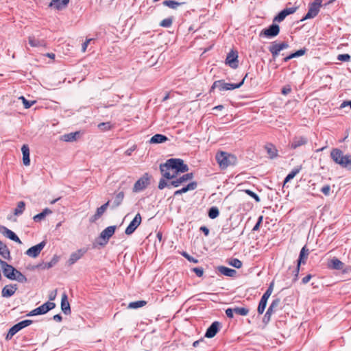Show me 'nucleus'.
I'll list each match as a JSON object with an SVG mask.
<instances>
[{"instance_id": "nucleus-1", "label": "nucleus", "mask_w": 351, "mask_h": 351, "mask_svg": "<svg viewBox=\"0 0 351 351\" xmlns=\"http://www.w3.org/2000/svg\"><path fill=\"white\" fill-rule=\"evenodd\" d=\"M160 171L165 178L173 180L178 177L179 173H185L189 171L188 166L180 158H171L165 164L160 165Z\"/></svg>"}, {"instance_id": "nucleus-2", "label": "nucleus", "mask_w": 351, "mask_h": 351, "mask_svg": "<svg viewBox=\"0 0 351 351\" xmlns=\"http://www.w3.org/2000/svg\"><path fill=\"white\" fill-rule=\"evenodd\" d=\"M215 158L219 167L222 169L234 165L237 162V159L234 155L222 151L216 154Z\"/></svg>"}, {"instance_id": "nucleus-3", "label": "nucleus", "mask_w": 351, "mask_h": 351, "mask_svg": "<svg viewBox=\"0 0 351 351\" xmlns=\"http://www.w3.org/2000/svg\"><path fill=\"white\" fill-rule=\"evenodd\" d=\"M330 156L335 163L342 167H347L351 165V154L344 155L339 149H333L330 152Z\"/></svg>"}, {"instance_id": "nucleus-4", "label": "nucleus", "mask_w": 351, "mask_h": 351, "mask_svg": "<svg viewBox=\"0 0 351 351\" xmlns=\"http://www.w3.org/2000/svg\"><path fill=\"white\" fill-rule=\"evenodd\" d=\"M241 86V82L239 83H228L224 80L215 81L211 86L213 90L217 88L219 91L231 90Z\"/></svg>"}, {"instance_id": "nucleus-5", "label": "nucleus", "mask_w": 351, "mask_h": 351, "mask_svg": "<svg viewBox=\"0 0 351 351\" xmlns=\"http://www.w3.org/2000/svg\"><path fill=\"white\" fill-rule=\"evenodd\" d=\"M56 306L55 303L51 302H47L45 304H42L38 308H36L35 309L30 311L27 316H34V315H43L47 313L49 311L54 308Z\"/></svg>"}, {"instance_id": "nucleus-6", "label": "nucleus", "mask_w": 351, "mask_h": 351, "mask_svg": "<svg viewBox=\"0 0 351 351\" xmlns=\"http://www.w3.org/2000/svg\"><path fill=\"white\" fill-rule=\"evenodd\" d=\"M149 176L147 173L143 174L134 184L133 187L134 193H138L143 191L149 184Z\"/></svg>"}, {"instance_id": "nucleus-7", "label": "nucleus", "mask_w": 351, "mask_h": 351, "mask_svg": "<svg viewBox=\"0 0 351 351\" xmlns=\"http://www.w3.org/2000/svg\"><path fill=\"white\" fill-rule=\"evenodd\" d=\"M193 178V174L192 173H186V174H183L182 176H180V177H176V178H173L171 182H170V184H171V186L173 187H179V186H184V184H186V183L192 180Z\"/></svg>"}, {"instance_id": "nucleus-8", "label": "nucleus", "mask_w": 351, "mask_h": 351, "mask_svg": "<svg viewBox=\"0 0 351 351\" xmlns=\"http://www.w3.org/2000/svg\"><path fill=\"white\" fill-rule=\"evenodd\" d=\"M322 0H315L314 2L310 4L308 11L304 19H313L315 17L322 6Z\"/></svg>"}, {"instance_id": "nucleus-9", "label": "nucleus", "mask_w": 351, "mask_h": 351, "mask_svg": "<svg viewBox=\"0 0 351 351\" xmlns=\"http://www.w3.org/2000/svg\"><path fill=\"white\" fill-rule=\"evenodd\" d=\"M273 286H274V284L271 283V285H269V287H268V289L265 292V293L263 294V295L262 296V298L261 299V301H260L258 306V312L260 314H262L266 308L267 300L273 291Z\"/></svg>"}, {"instance_id": "nucleus-10", "label": "nucleus", "mask_w": 351, "mask_h": 351, "mask_svg": "<svg viewBox=\"0 0 351 351\" xmlns=\"http://www.w3.org/2000/svg\"><path fill=\"white\" fill-rule=\"evenodd\" d=\"M0 266L2 269L4 276L8 279L13 280L14 278V274L17 269L14 267L0 259Z\"/></svg>"}, {"instance_id": "nucleus-11", "label": "nucleus", "mask_w": 351, "mask_h": 351, "mask_svg": "<svg viewBox=\"0 0 351 351\" xmlns=\"http://www.w3.org/2000/svg\"><path fill=\"white\" fill-rule=\"evenodd\" d=\"M142 221L141 215L140 213H137L132 221L130 223L128 226L126 228L125 230V233L127 235H131L136 228L140 226Z\"/></svg>"}, {"instance_id": "nucleus-12", "label": "nucleus", "mask_w": 351, "mask_h": 351, "mask_svg": "<svg viewBox=\"0 0 351 351\" xmlns=\"http://www.w3.org/2000/svg\"><path fill=\"white\" fill-rule=\"evenodd\" d=\"M280 304V300L278 298H276L274 300L269 306L268 310L267 311L264 317L263 321L264 322H268L270 320L271 315L277 311Z\"/></svg>"}, {"instance_id": "nucleus-13", "label": "nucleus", "mask_w": 351, "mask_h": 351, "mask_svg": "<svg viewBox=\"0 0 351 351\" xmlns=\"http://www.w3.org/2000/svg\"><path fill=\"white\" fill-rule=\"evenodd\" d=\"M45 245L46 241H43L40 243L29 248L26 251L25 254L29 257L36 258L40 254V252L43 250Z\"/></svg>"}, {"instance_id": "nucleus-14", "label": "nucleus", "mask_w": 351, "mask_h": 351, "mask_svg": "<svg viewBox=\"0 0 351 351\" xmlns=\"http://www.w3.org/2000/svg\"><path fill=\"white\" fill-rule=\"evenodd\" d=\"M280 32L279 26L276 24H272L268 28L264 29L261 32V36L267 38H273L276 36Z\"/></svg>"}, {"instance_id": "nucleus-15", "label": "nucleus", "mask_w": 351, "mask_h": 351, "mask_svg": "<svg viewBox=\"0 0 351 351\" xmlns=\"http://www.w3.org/2000/svg\"><path fill=\"white\" fill-rule=\"evenodd\" d=\"M288 44L285 42L281 43H274L269 47V51L271 53L273 57L275 58L278 56L279 53L282 50L288 48Z\"/></svg>"}, {"instance_id": "nucleus-16", "label": "nucleus", "mask_w": 351, "mask_h": 351, "mask_svg": "<svg viewBox=\"0 0 351 351\" xmlns=\"http://www.w3.org/2000/svg\"><path fill=\"white\" fill-rule=\"evenodd\" d=\"M226 63L231 68H237L239 63L238 53L237 51H231L226 57Z\"/></svg>"}, {"instance_id": "nucleus-17", "label": "nucleus", "mask_w": 351, "mask_h": 351, "mask_svg": "<svg viewBox=\"0 0 351 351\" xmlns=\"http://www.w3.org/2000/svg\"><path fill=\"white\" fill-rule=\"evenodd\" d=\"M250 199H253L255 202H260L259 196L254 190L243 189V202Z\"/></svg>"}, {"instance_id": "nucleus-18", "label": "nucleus", "mask_w": 351, "mask_h": 351, "mask_svg": "<svg viewBox=\"0 0 351 351\" xmlns=\"http://www.w3.org/2000/svg\"><path fill=\"white\" fill-rule=\"evenodd\" d=\"M86 250L84 249H80L75 252H73L71 254L70 257L68 260V264L69 265H72L75 263L78 260H80L86 253Z\"/></svg>"}, {"instance_id": "nucleus-19", "label": "nucleus", "mask_w": 351, "mask_h": 351, "mask_svg": "<svg viewBox=\"0 0 351 351\" xmlns=\"http://www.w3.org/2000/svg\"><path fill=\"white\" fill-rule=\"evenodd\" d=\"M220 326L221 324L219 322H214L207 329L205 337L207 338H212L215 337L219 331Z\"/></svg>"}, {"instance_id": "nucleus-20", "label": "nucleus", "mask_w": 351, "mask_h": 351, "mask_svg": "<svg viewBox=\"0 0 351 351\" xmlns=\"http://www.w3.org/2000/svg\"><path fill=\"white\" fill-rule=\"evenodd\" d=\"M115 230V226L107 227L101 232L100 238L106 243L109 240V239L114 234Z\"/></svg>"}, {"instance_id": "nucleus-21", "label": "nucleus", "mask_w": 351, "mask_h": 351, "mask_svg": "<svg viewBox=\"0 0 351 351\" xmlns=\"http://www.w3.org/2000/svg\"><path fill=\"white\" fill-rule=\"evenodd\" d=\"M2 234L6 237L7 238L11 239L12 241H14L19 244H21L22 242L21 239L19 238V237L12 230L10 229L3 227L2 228Z\"/></svg>"}, {"instance_id": "nucleus-22", "label": "nucleus", "mask_w": 351, "mask_h": 351, "mask_svg": "<svg viewBox=\"0 0 351 351\" xmlns=\"http://www.w3.org/2000/svg\"><path fill=\"white\" fill-rule=\"evenodd\" d=\"M17 290L16 285H9L5 286L1 291L2 296L4 298H9L13 295Z\"/></svg>"}, {"instance_id": "nucleus-23", "label": "nucleus", "mask_w": 351, "mask_h": 351, "mask_svg": "<svg viewBox=\"0 0 351 351\" xmlns=\"http://www.w3.org/2000/svg\"><path fill=\"white\" fill-rule=\"evenodd\" d=\"M61 309L64 314H69L71 313L70 304L68 301L67 295L64 293L61 299Z\"/></svg>"}, {"instance_id": "nucleus-24", "label": "nucleus", "mask_w": 351, "mask_h": 351, "mask_svg": "<svg viewBox=\"0 0 351 351\" xmlns=\"http://www.w3.org/2000/svg\"><path fill=\"white\" fill-rule=\"evenodd\" d=\"M110 204V201H108L106 203L103 204L101 206L97 209L95 214L92 217L91 221H95L99 219L101 215L106 212L108 205Z\"/></svg>"}, {"instance_id": "nucleus-25", "label": "nucleus", "mask_w": 351, "mask_h": 351, "mask_svg": "<svg viewBox=\"0 0 351 351\" xmlns=\"http://www.w3.org/2000/svg\"><path fill=\"white\" fill-rule=\"evenodd\" d=\"M69 2V0H51L49 7H53L60 10L65 8Z\"/></svg>"}, {"instance_id": "nucleus-26", "label": "nucleus", "mask_w": 351, "mask_h": 351, "mask_svg": "<svg viewBox=\"0 0 351 351\" xmlns=\"http://www.w3.org/2000/svg\"><path fill=\"white\" fill-rule=\"evenodd\" d=\"M328 267L333 269L341 270L344 267V263L337 258H332L328 265Z\"/></svg>"}, {"instance_id": "nucleus-27", "label": "nucleus", "mask_w": 351, "mask_h": 351, "mask_svg": "<svg viewBox=\"0 0 351 351\" xmlns=\"http://www.w3.org/2000/svg\"><path fill=\"white\" fill-rule=\"evenodd\" d=\"M23 154V162L25 166H29L30 164L29 159V149L27 145H23L21 147Z\"/></svg>"}, {"instance_id": "nucleus-28", "label": "nucleus", "mask_w": 351, "mask_h": 351, "mask_svg": "<svg viewBox=\"0 0 351 351\" xmlns=\"http://www.w3.org/2000/svg\"><path fill=\"white\" fill-rule=\"evenodd\" d=\"M307 143V140L305 137L299 136L295 137L293 139V141L291 143V147L292 149H296L302 145H305Z\"/></svg>"}, {"instance_id": "nucleus-29", "label": "nucleus", "mask_w": 351, "mask_h": 351, "mask_svg": "<svg viewBox=\"0 0 351 351\" xmlns=\"http://www.w3.org/2000/svg\"><path fill=\"white\" fill-rule=\"evenodd\" d=\"M0 255L5 259H10V252L7 245L0 241Z\"/></svg>"}, {"instance_id": "nucleus-30", "label": "nucleus", "mask_w": 351, "mask_h": 351, "mask_svg": "<svg viewBox=\"0 0 351 351\" xmlns=\"http://www.w3.org/2000/svg\"><path fill=\"white\" fill-rule=\"evenodd\" d=\"M125 197V194L123 191H120L117 193L114 197V200L112 202V207L117 208L120 206L123 201Z\"/></svg>"}, {"instance_id": "nucleus-31", "label": "nucleus", "mask_w": 351, "mask_h": 351, "mask_svg": "<svg viewBox=\"0 0 351 351\" xmlns=\"http://www.w3.org/2000/svg\"><path fill=\"white\" fill-rule=\"evenodd\" d=\"M217 269L221 274L226 276L232 277L237 274L236 270L224 266L218 267Z\"/></svg>"}, {"instance_id": "nucleus-32", "label": "nucleus", "mask_w": 351, "mask_h": 351, "mask_svg": "<svg viewBox=\"0 0 351 351\" xmlns=\"http://www.w3.org/2000/svg\"><path fill=\"white\" fill-rule=\"evenodd\" d=\"M79 134L80 133L78 132L66 134L62 136L61 140L65 142H73L77 139Z\"/></svg>"}, {"instance_id": "nucleus-33", "label": "nucleus", "mask_w": 351, "mask_h": 351, "mask_svg": "<svg viewBox=\"0 0 351 351\" xmlns=\"http://www.w3.org/2000/svg\"><path fill=\"white\" fill-rule=\"evenodd\" d=\"M167 137L165 136V135H162V134H155L154 135L149 142L151 143H164L165 141H167Z\"/></svg>"}, {"instance_id": "nucleus-34", "label": "nucleus", "mask_w": 351, "mask_h": 351, "mask_svg": "<svg viewBox=\"0 0 351 351\" xmlns=\"http://www.w3.org/2000/svg\"><path fill=\"white\" fill-rule=\"evenodd\" d=\"M308 255V250H306L305 247H303L300 253V257L298 263V269H299V267L301 263H304L306 259L307 258Z\"/></svg>"}, {"instance_id": "nucleus-35", "label": "nucleus", "mask_w": 351, "mask_h": 351, "mask_svg": "<svg viewBox=\"0 0 351 351\" xmlns=\"http://www.w3.org/2000/svg\"><path fill=\"white\" fill-rule=\"evenodd\" d=\"M182 186V189H180V190L182 193H185L189 191L195 190L197 186V184L196 182H191L189 184H184V186Z\"/></svg>"}, {"instance_id": "nucleus-36", "label": "nucleus", "mask_w": 351, "mask_h": 351, "mask_svg": "<svg viewBox=\"0 0 351 351\" xmlns=\"http://www.w3.org/2000/svg\"><path fill=\"white\" fill-rule=\"evenodd\" d=\"M182 186V189H180V190L182 193H185L189 191L195 190L197 186V184L196 182H191L189 184H184V186Z\"/></svg>"}, {"instance_id": "nucleus-37", "label": "nucleus", "mask_w": 351, "mask_h": 351, "mask_svg": "<svg viewBox=\"0 0 351 351\" xmlns=\"http://www.w3.org/2000/svg\"><path fill=\"white\" fill-rule=\"evenodd\" d=\"M29 44L33 47L44 46V41L36 38L34 36H29L28 38Z\"/></svg>"}, {"instance_id": "nucleus-38", "label": "nucleus", "mask_w": 351, "mask_h": 351, "mask_svg": "<svg viewBox=\"0 0 351 351\" xmlns=\"http://www.w3.org/2000/svg\"><path fill=\"white\" fill-rule=\"evenodd\" d=\"M183 3H180L173 0H166L162 2L164 5L169 7V8L176 10Z\"/></svg>"}, {"instance_id": "nucleus-39", "label": "nucleus", "mask_w": 351, "mask_h": 351, "mask_svg": "<svg viewBox=\"0 0 351 351\" xmlns=\"http://www.w3.org/2000/svg\"><path fill=\"white\" fill-rule=\"evenodd\" d=\"M25 204L24 202L21 201L18 202L16 208L14 209V214L15 215H21L25 210Z\"/></svg>"}, {"instance_id": "nucleus-40", "label": "nucleus", "mask_w": 351, "mask_h": 351, "mask_svg": "<svg viewBox=\"0 0 351 351\" xmlns=\"http://www.w3.org/2000/svg\"><path fill=\"white\" fill-rule=\"evenodd\" d=\"M265 149L271 158H274L277 155V150L272 145H267L265 146Z\"/></svg>"}, {"instance_id": "nucleus-41", "label": "nucleus", "mask_w": 351, "mask_h": 351, "mask_svg": "<svg viewBox=\"0 0 351 351\" xmlns=\"http://www.w3.org/2000/svg\"><path fill=\"white\" fill-rule=\"evenodd\" d=\"M146 304V302L144 300H139L136 302H132L128 304L129 308H138L144 306Z\"/></svg>"}, {"instance_id": "nucleus-42", "label": "nucleus", "mask_w": 351, "mask_h": 351, "mask_svg": "<svg viewBox=\"0 0 351 351\" xmlns=\"http://www.w3.org/2000/svg\"><path fill=\"white\" fill-rule=\"evenodd\" d=\"M13 280H16L19 282H26L27 278L19 271L16 270L14 274V278Z\"/></svg>"}, {"instance_id": "nucleus-43", "label": "nucleus", "mask_w": 351, "mask_h": 351, "mask_svg": "<svg viewBox=\"0 0 351 351\" xmlns=\"http://www.w3.org/2000/svg\"><path fill=\"white\" fill-rule=\"evenodd\" d=\"M300 172V169H293L287 176V177L285 178V184L289 182L290 180H291L292 179H293V178Z\"/></svg>"}, {"instance_id": "nucleus-44", "label": "nucleus", "mask_w": 351, "mask_h": 351, "mask_svg": "<svg viewBox=\"0 0 351 351\" xmlns=\"http://www.w3.org/2000/svg\"><path fill=\"white\" fill-rule=\"evenodd\" d=\"M219 209L217 207H212L210 208L208 211V217L210 219H215L219 216Z\"/></svg>"}, {"instance_id": "nucleus-45", "label": "nucleus", "mask_w": 351, "mask_h": 351, "mask_svg": "<svg viewBox=\"0 0 351 351\" xmlns=\"http://www.w3.org/2000/svg\"><path fill=\"white\" fill-rule=\"evenodd\" d=\"M19 330V328L16 324L13 326L8 331L6 339H11L16 332H18Z\"/></svg>"}, {"instance_id": "nucleus-46", "label": "nucleus", "mask_w": 351, "mask_h": 351, "mask_svg": "<svg viewBox=\"0 0 351 351\" xmlns=\"http://www.w3.org/2000/svg\"><path fill=\"white\" fill-rule=\"evenodd\" d=\"M19 330V328L16 324L13 326L8 331L6 339H11L16 332H18Z\"/></svg>"}, {"instance_id": "nucleus-47", "label": "nucleus", "mask_w": 351, "mask_h": 351, "mask_svg": "<svg viewBox=\"0 0 351 351\" xmlns=\"http://www.w3.org/2000/svg\"><path fill=\"white\" fill-rule=\"evenodd\" d=\"M304 53H305V50H303V49L298 50L296 52H295L293 53H291L289 56L286 57L285 58V61L287 62V61H288L289 60H290V59H291L293 58L301 56L304 55Z\"/></svg>"}, {"instance_id": "nucleus-48", "label": "nucleus", "mask_w": 351, "mask_h": 351, "mask_svg": "<svg viewBox=\"0 0 351 351\" xmlns=\"http://www.w3.org/2000/svg\"><path fill=\"white\" fill-rule=\"evenodd\" d=\"M173 23V19L169 17L163 19L160 23V25L163 27H170Z\"/></svg>"}, {"instance_id": "nucleus-49", "label": "nucleus", "mask_w": 351, "mask_h": 351, "mask_svg": "<svg viewBox=\"0 0 351 351\" xmlns=\"http://www.w3.org/2000/svg\"><path fill=\"white\" fill-rule=\"evenodd\" d=\"M19 99H21L24 105L25 108L27 109L29 108L32 106H33L36 101H28L23 96H21L19 97Z\"/></svg>"}, {"instance_id": "nucleus-50", "label": "nucleus", "mask_w": 351, "mask_h": 351, "mask_svg": "<svg viewBox=\"0 0 351 351\" xmlns=\"http://www.w3.org/2000/svg\"><path fill=\"white\" fill-rule=\"evenodd\" d=\"M32 323V320L26 319V320H23V321L19 322L18 324H16V325L18 326L19 329L21 330V329L29 326Z\"/></svg>"}, {"instance_id": "nucleus-51", "label": "nucleus", "mask_w": 351, "mask_h": 351, "mask_svg": "<svg viewBox=\"0 0 351 351\" xmlns=\"http://www.w3.org/2000/svg\"><path fill=\"white\" fill-rule=\"evenodd\" d=\"M287 15L285 12L282 10L274 19V22H281L282 21Z\"/></svg>"}, {"instance_id": "nucleus-52", "label": "nucleus", "mask_w": 351, "mask_h": 351, "mask_svg": "<svg viewBox=\"0 0 351 351\" xmlns=\"http://www.w3.org/2000/svg\"><path fill=\"white\" fill-rule=\"evenodd\" d=\"M172 186L171 184H170V182H167L166 180H165L164 179H160V180L159 181V183H158V189L162 190L165 187H171Z\"/></svg>"}, {"instance_id": "nucleus-53", "label": "nucleus", "mask_w": 351, "mask_h": 351, "mask_svg": "<svg viewBox=\"0 0 351 351\" xmlns=\"http://www.w3.org/2000/svg\"><path fill=\"white\" fill-rule=\"evenodd\" d=\"M229 263L236 268H240L241 267V261L237 258L232 259L230 261Z\"/></svg>"}, {"instance_id": "nucleus-54", "label": "nucleus", "mask_w": 351, "mask_h": 351, "mask_svg": "<svg viewBox=\"0 0 351 351\" xmlns=\"http://www.w3.org/2000/svg\"><path fill=\"white\" fill-rule=\"evenodd\" d=\"M181 254L184 257L186 258L190 262H192V263H197L198 262V261L191 256L188 253H186V252H183L181 253Z\"/></svg>"}, {"instance_id": "nucleus-55", "label": "nucleus", "mask_w": 351, "mask_h": 351, "mask_svg": "<svg viewBox=\"0 0 351 351\" xmlns=\"http://www.w3.org/2000/svg\"><path fill=\"white\" fill-rule=\"evenodd\" d=\"M337 60L343 62H348L350 60V56L349 54H339L337 56Z\"/></svg>"}, {"instance_id": "nucleus-56", "label": "nucleus", "mask_w": 351, "mask_h": 351, "mask_svg": "<svg viewBox=\"0 0 351 351\" xmlns=\"http://www.w3.org/2000/svg\"><path fill=\"white\" fill-rule=\"evenodd\" d=\"M98 127L101 130H108L110 129L111 125H110V123L107 122V123H99L98 125Z\"/></svg>"}, {"instance_id": "nucleus-57", "label": "nucleus", "mask_w": 351, "mask_h": 351, "mask_svg": "<svg viewBox=\"0 0 351 351\" xmlns=\"http://www.w3.org/2000/svg\"><path fill=\"white\" fill-rule=\"evenodd\" d=\"M45 217L46 216L44 215V213L43 212H41L40 213L34 216L33 219L36 222H39V221L43 220L45 218Z\"/></svg>"}, {"instance_id": "nucleus-58", "label": "nucleus", "mask_w": 351, "mask_h": 351, "mask_svg": "<svg viewBox=\"0 0 351 351\" xmlns=\"http://www.w3.org/2000/svg\"><path fill=\"white\" fill-rule=\"evenodd\" d=\"M297 10V7H291L287 8L283 10L284 12H285L286 14L288 16L289 14H291L294 13Z\"/></svg>"}, {"instance_id": "nucleus-59", "label": "nucleus", "mask_w": 351, "mask_h": 351, "mask_svg": "<svg viewBox=\"0 0 351 351\" xmlns=\"http://www.w3.org/2000/svg\"><path fill=\"white\" fill-rule=\"evenodd\" d=\"M321 191L325 195H329L330 192V186L329 185H325L321 189Z\"/></svg>"}, {"instance_id": "nucleus-60", "label": "nucleus", "mask_w": 351, "mask_h": 351, "mask_svg": "<svg viewBox=\"0 0 351 351\" xmlns=\"http://www.w3.org/2000/svg\"><path fill=\"white\" fill-rule=\"evenodd\" d=\"M193 271L195 273V274L199 276V277H201L202 276L203 274H204V271L202 268H199V267H195V268H193Z\"/></svg>"}, {"instance_id": "nucleus-61", "label": "nucleus", "mask_w": 351, "mask_h": 351, "mask_svg": "<svg viewBox=\"0 0 351 351\" xmlns=\"http://www.w3.org/2000/svg\"><path fill=\"white\" fill-rule=\"evenodd\" d=\"M56 295H57V290L56 289L51 291L49 294V300H51V301L54 300L56 298Z\"/></svg>"}, {"instance_id": "nucleus-62", "label": "nucleus", "mask_w": 351, "mask_h": 351, "mask_svg": "<svg viewBox=\"0 0 351 351\" xmlns=\"http://www.w3.org/2000/svg\"><path fill=\"white\" fill-rule=\"evenodd\" d=\"M92 39H87L83 44H82V52H85L86 49H87V47L89 44V43L91 41Z\"/></svg>"}, {"instance_id": "nucleus-63", "label": "nucleus", "mask_w": 351, "mask_h": 351, "mask_svg": "<svg viewBox=\"0 0 351 351\" xmlns=\"http://www.w3.org/2000/svg\"><path fill=\"white\" fill-rule=\"evenodd\" d=\"M263 216H260L258 217V221L256 222V225L252 228L253 230H257L258 229L259 226H260V224L261 223V222L263 221Z\"/></svg>"}, {"instance_id": "nucleus-64", "label": "nucleus", "mask_w": 351, "mask_h": 351, "mask_svg": "<svg viewBox=\"0 0 351 351\" xmlns=\"http://www.w3.org/2000/svg\"><path fill=\"white\" fill-rule=\"evenodd\" d=\"M291 91V88L289 86H285L282 88V93L283 95H287L289 93H290Z\"/></svg>"}]
</instances>
